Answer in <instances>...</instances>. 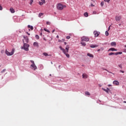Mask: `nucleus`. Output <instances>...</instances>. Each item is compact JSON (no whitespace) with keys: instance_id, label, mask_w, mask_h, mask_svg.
<instances>
[{"instance_id":"8fccbe9b","label":"nucleus","mask_w":126,"mask_h":126,"mask_svg":"<svg viewBox=\"0 0 126 126\" xmlns=\"http://www.w3.org/2000/svg\"><path fill=\"white\" fill-rule=\"evenodd\" d=\"M104 70H106V71H108V72H109V71L108 70H107V69H103Z\"/></svg>"},{"instance_id":"0eeeda50","label":"nucleus","mask_w":126,"mask_h":126,"mask_svg":"<svg viewBox=\"0 0 126 126\" xmlns=\"http://www.w3.org/2000/svg\"><path fill=\"white\" fill-rule=\"evenodd\" d=\"M121 19H122V17L121 16H117L115 17V20H116L117 21H120Z\"/></svg>"},{"instance_id":"e433bc0d","label":"nucleus","mask_w":126,"mask_h":126,"mask_svg":"<svg viewBox=\"0 0 126 126\" xmlns=\"http://www.w3.org/2000/svg\"><path fill=\"white\" fill-rule=\"evenodd\" d=\"M46 24H47V25H50V24H51V22H46Z\"/></svg>"},{"instance_id":"c9c22d12","label":"nucleus","mask_w":126,"mask_h":126,"mask_svg":"<svg viewBox=\"0 0 126 126\" xmlns=\"http://www.w3.org/2000/svg\"><path fill=\"white\" fill-rule=\"evenodd\" d=\"M110 0H104V1L108 2V3L110 2Z\"/></svg>"},{"instance_id":"4d7b16f0","label":"nucleus","mask_w":126,"mask_h":126,"mask_svg":"<svg viewBox=\"0 0 126 126\" xmlns=\"http://www.w3.org/2000/svg\"><path fill=\"white\" fill-rule=\"evenodd\" d=\"M62 41H64V38H63V39H62Z\"/></svg>"},{"instance_id":"2f4dec72","label":"nucleus","mask_w":126,"mask_h":126,"mask_svg":"<svg viewBox=\"0 0 126 126\" xmlns=\"http://www.w3.org/2000/svg\"><path fill=\"white\" fill-rule=\"evenodd\" d=\"M105 35L106 36H109V32L108 31L105 32Z\"/></svg>"},{"instance_id":"dca6fc26","label":"nucleus","mask_w":126,"mask_h":126,"mask_svg":"<svg viewBox=\"0 0 126 126\" xmlns=\"http://www.w3.org/2000/svg\"><path fill=\"white\" fill-rule=\"evenodd\" d=\"M33 46L34 47H39V44L38 43V42H34Z\"/></svg>"},{"instance_id":"aec40b11","label":"nucleus","mask_w":126,"mask_h":126,"mask_svg":"<svg viewBox=\"0 0 126 126\" xmlns=\"http://www.w3.org/2000/svg\"><path fill=\"white\" fill-rule=\"evenodd\" d=\"M122 54H123V52H119L115 53V55H116V56H118V55H122Z\"/></svg>"},{"instance_id":"c756f323","label":"nucleus","mask_w":126,"mask_h":126,"mask_svg":"<svg viewBox=\"0 0 126 126\" xmlns=\"http://www.w3.org/2000/svg\"><path fill=\"white\" fill-rule=\"evenodd\" d=\"M119 67H120V68H123V65L122 64H120L118 65Z\"/></svg>"},{"instance_id":"e2e57ef3","label":"nucleus","mask_w":126,"mask_h":126,"mask_svg":"<svg viewBox=\"0 0 126 126\" xmlns=\"http://www.w3.org/2000/svg\"><path fill=\"white\" fill-rule=\"evenodd\" d=\"M27 33L28 34V35H30V33H29L28 32H27Z\"/></svg>"},{"instance_id":"69168bd1","label":"nucleus","mask_w":126,"mask_h":126,"mask_svg":"<svg viewBox=\"0 0 126 126\" xmlns=\"http://www.w3.org/2000/svg\"><path fill=\"white\" fill-rule=\"evenodd\" d=\"M125 48H126V45H125Z\"/></svg>"},{"instance_id":"4c0bfd02","label":"nucleus","mask_w":126,"mask_h":126,"mask_svg":"<svg viewBox=\"0 0 126 126\" xmlns=\"http://www.w3.org/2000/svg\"><path fill=\"white\" fill-rule=\"evenodd\" d=\"M31 62L32 63V64H35V63H34V62L32 60H31Z\"/></svg>"},{"instance_id":"4be33fe9","label":"nucleus","mask_w":126,"mask_h":126,"mask_svg":"<svg viewBox=\"0 0 126 126\" xmlns=\"http://www.w3.org/2000/svg\"><path fill=\"white\" fill-rule=\"evenodd\" d=\"M28 28H30V29H31V30H33V29H34V28H33V26H32L28 25Z\"/></svg>"},{"instance_id":"423d86ee","label":"nucleus","mask_w":126,"mask_h":126,"mask_svg":"<svg viewBox=\"0 0 126 126\" xmlns=\"http://www.w3.org/2000/svg\"><path fill=\"white\" fill-rule=\"evenodd\" d=\"M94 37H98L99 36V34H100V32L97 31H94Z\"/></svg>"},{"instance_id":"4468645a","label":"nucleus","mask_w":126,"mask_h":126,"mask_svg":"<svg viewBox=\"0 0 126 126\" xmlns=\"http://www.w3.org/2000/svg\"><path fill=\"white\" fill-rule=\"evenodd\" d=\"M90 47H91V48H96V47H98V45H96V44H95V45H94V44H91V45H90Z\"/></svg>"},{"instance_id":"f8f14e48","label":"nucleus","mask_w":126,"mask_h":126,"mask_svg":"<svg viewBox=\"0 0 126 126\" xmlns=\"http://www.w3.org/2000/svg\"><path fill=\"white\" fill-rule=\"evenodd\" d=\"M113 84H115V85L118 86L120 85V83L118 81H114Z\"/></svg>"},{"instance_id":"ea45409f","label":"nucleus","mask_w":126,"mask_h":126,"mask_svg":"<svg viewBox=\"0 0 126 126\" xmlns=\"http://www.w3.org/2000/svg\"><path fill=\"white\" fill-rule=\"evenodd\" d=\"M100 50L101 51H104V47H101L100 48Z\"/></svg>"},{"instance_id":"2eb2a0df","label":"nucleus","mask_w":126,"mask_h":126,"mask_svg":"<svg viewBox=\"0 0 126 126\" xmlns=\"http://www.w3.org/2000/svg\"><path fill=\"white\" fill-rule=\"evenodd\" d=\"M87 56L90 57V58H94V56H93V54H91L90 53H88L87 54Z\"/></svg>"},{"instance_id":"37998d69","label":"nucleus","mask_w":126,"mask_h":126,"mask_svg":"<svg viewBox=\"0 0 126 126\" xmlns=\"http://www.w3.org/2000/svg\"><path fill=\"white\" fill-rule=\"evenodd\" d=\"M66 38V39H70V36H67Z\"/></svg>"},{"instance_id":"603ef678","label":"nucleus","mask_w":126,"mask_h":126,"mask_svg":"<svg viewBox=\"0 0 126 126\" xmlns=\"http://www.w3.org/2000/svg\"><path fill=\"white\" fill-rule=\"evenodd\" d=\"M108 86L109 87H111V86H112V85H108Z\"/></svg>"},{"instance_id":"39448f33","label":"nucleus","mask_w":126,"mask_h":126,"mask_svg":"<svg viewBox=\"0 0 126 126\" xmlns=\"http://www.w3.org/2000/svg\"><path fill=\"white\" fill-rule=\"evenodd\" d=\"M32 69H33V70H36V69L37 68V66H36V65L35 64H32L31 65Z\"/></svg>"},{"instance_id":"09e8293b","label":"nucleus","mask_w":126,"mask_h":126,"mask_svg":"<svg viewBox=\"0 0 126 126\" xmlns=\"http://www.w3.org/2000/svg\"><path fill=\"white\" fill-rule=\"evenodd\" d=\"M91 6H94V5L93 4V3H91Z\"/></svg>"},{"instance_id":"338daca9","label":"nucleus","mask_w":126,"mask_h":126,"mask_svg":"<svg viewBox=\"0 0 126 126\" xmlns=\"http://www.w3.org/2000/svg\"><path fill=\"white\" fill-rule=\"evenodd\" d=\"M124 103H126V101H124Z\"/></svg>"},{"instance_id":"9d476101","label":"nucleus","mask_w":126,"mask_h":126,"mask_svg":"<svg viewBox=\"0 0 126 126\" xmlns=\"http://www.w3.org/2000/svg\"><path fill=\"white\" fill-rule=\"evenodd\" d=\"M109 51H111L112 52H114V51H118V50H117V49L114 48H111L108 50V52H109Z\"/></svg>"},{"instance_id":"f3484780","label":"nucleus","mask_w":126,"mask_h":126,"mask_svg":"<svg viewBox=\"0 0 126 126\" xmlns=\"http://www.w3.org/2000/svg\"><path fill=\"white\" fill-rule=\"evenodd\" d=\"M63 54H64V55H65V56H66V57H67V58H69V54H68V53H67V52H63Z\"/></svg>"},{"instance_id":"7ed1b4c3","label":"nucleus","mask_w":126,"mask_h":126,"mask_svg":"<svg viewBox=\"0 0 126 126\" xmlns=\"http://www.w3.org/2000/svg\"><path fill=\"white\" fill-rule=\"evenodd\" d=\"M5 54L7 56H12L14 54V50L12 49L11 52H8L7 50H5Z\"/></svg>"},{"instance_id":"0e129e2a","label":"nucleus","mask_w":126,"mask_h":126,"mask_svg":"<svg viewBox=\"0 0 126 126\" xmlns=\"http://www.w3.org/2000/svg\"><path fill=\"white\" fill-rule=\"evenodd\" d=\"M50 76H52V74H50Z\"/></svg>"},{"instance_id":"6ab92c4d","label":"nucleus","mask_w":126,"mask_h":126,"mask_svg":"<svg viewBox=\"0 0 126 126\" xmlns=\"http://www.w3.org/2000/svg\"><path fill=\"white\" fill-rule=\"evenodd\" d=\"M60 50H61V51H63V53H64V52L65 51V49L63 48V47L62 46H60Z\"/></svg>"},{"instance_id":"f704fd0d","label":"nucleus","mask_w":126,"mask_h":126,"mask_svg":"<svg viewBox=\"0 0 126 126\" xmlns=\"http://www.w3.org/2000/svg\"><path fill=\"white\" fill-rule=\"evenodd\" d=\"M35 38L36 39H39L40 37L38 35H35Z\"/></svg>"},{"instance_id":"052dcab7","label":"nucleus","mask_w":126,"mask_h":126,"mask_svg":"<svg viewBox=\"0 0 126 126\" xmlns=\"http://www.w3.org/2000/svg\"><path fill=\"white\" fill-rule=\"evenodd\" d=\"M64 45H66V42H64Z\"/></svg>"},{"instance_id":"79ce46f5","label":"nucleus","mask_w":126,"mask_h":126,"mask_svg":"<svg viewBox=\"0 0 126 126\" xmlns=\"http://www.w3.org/2000/svg\"><path fill=\"white\" fill-rule=\"evenodd\" d=\"M120 72H122V73H125V71H123V70H120Z\"/></svg>"},{"instance_id":"7c9ffc66","label":"nucleus","mask_w":126,"mask_h":126,"mask_svg":"<svg viewBox=\"0 0 126 126\" xmlns=\"http://www.w3.org/2000/svg\"><path fill=\"white\" fill-rule=\"evenodd\" d=\"M100 5H101V6H102V7L104 6V1H102V2L100 3Z\"/></svg>"},{"instance_id":"a19ab883","label":"nucleus","mask_w":126,"mask_h":126,"mask_svg":"<svg viewBox=\"0 0 126 126\" xmlns=\"http://www.w3.org/2000/svg\"><path fill=\"white\" fill-rule=\"evenodd\" d=\"M6 69H4L2 70V71H1V73H2V72H4L5 71Z\"/></svg>"},{"instance_id":"a18cd8bd","label":"nucleus","mask_w":126,"mask_h":126,"mask_svg":"<svg viewBox=\"0 0 126 126\" xmlns=\"http://www.w3.org/2000/svg\"><path fill=\"white\" fill-rule=\"evenodd\" d=\"M3 53H4V50H1V53L3 54Z\"/></svg>"},{"instance_id":"774afa93","label":"nucleus","mask_w":126,"mask_h":126,"mask_svg":"<svg viewBox=\"0 0 126 126\" xmlns=\"http://www.w3.org/2000/svg\"><path fill=\"white\" fill-rule=\"evenodd\" d=\"M51 63H53L51 62Z\"/></svg>"},{"instance_id":"412c9836","label":"nucleus","mask_w":126,"mask_h":126,"mask_svg":"<svg viewBox=\"0 0 126 126\" xmlns=\"http://www.w3.org/2000/svg\"><path fill=\"white\" fill-rule=\"evenodd\" d=\"M83 78H87L88 76L86 74H83L82 75Z\"/></svg>"},{"instance_id":"58836bf2","label":"nucleus","mask_w":126,"mask_h":126,"mask_svg":"<svg viewBox=\"0 0 126 126\" xmlns=\"http://www.w3.org/2000/svg\"><path fill=\"white\" fill-rule=\"evenodd\" d=\"M41 0L42 2H43V3H46V1H45V0Z\"/></svg>"},{"instance_id":"c03bdc74","label":"nucleus","mask_w":126,"mask_h":126,"mask_svg":"<svg viewBox=\"0 0 126 126\" xmlns=\"http://www.w3.org/2000/svg\"><path fill=\"white\" fill-rule=\"evenodd\" d=\"M111 29V26H110L108 28V31H110V30Z\"/></svg>"},{"instance_id":"a211bd4d","label":"nucleus","mask_w":126,"mask_h":126,"mask_svg":"<svg viewBox=\"0 0 126 126\" xmlns=\"http://www.w3.org/2000/svg\"><path fill=\"white\" fill-rule=\"evenodd\" d=\"M10 11H11V13H14V12H15L13 8H10Z\"/></svg>"},{"instance_id":"393cba45","label":"nucleus","mask_w":126,"mask_h":126,"mask_svg":"<svg viewBox=\"0 0 126 126\" xmlns=\"http://www.w3.org/2000/svg\"><path fill=\"white\" fill-rule=\"evenodd\" d=\"M33 2H34V0H31L30 2V4L31 5H32V3H33Z\"/></svg>"},{"instance_id":"cd10ccee","label":"nucleus","mask_w":126,"mask_h":126,"mask_svg":"<svg viewBox=\"0 0 126 126\" xmlns=\"http://www.w3.org/2000/svg\"><path fill=\"white\" fill-rule=\"evenodd\" d=\"M44 13H40L38 15L39 17H41V16H43Z\"/></svg>"},{"instance_id":"5fc2aeb1","label":"nucleus","mask_w":126,"mask_h":126,"mask_svg":"<svg viewBox=\"0 0 126 126\" xmlns=\"http://www.w3.org/2000/svg\"><path fill=\"white\" fill-rule=\"evenodd\" d=\"M100 51H101V49H98L97 50V52H100Z\"/></svg>"},{"instance_id":"de8ad7c7","label":"nucleus","mask_w":126,"mask_h":126,"mask_svg":"<svg viewBox=\"0 0 126 126\" xmlns=\"http://www.w3.org/2000/svg\"><path fill=\"white\" fill-rule=\"evenodd\" d=\"M123 52H124V53H126V49H124V50H123Z\"/></svg>"},{"instance_id":"5701e85b","label":"nucleus","mask_w":126,"mask_h":126,"mask_svg":"<svg viewBox=\"0 0 126 126\" xmlns=\"http://www.w3.org/2000/svg\"><path fill=\"white\" fill-rule=\"evenodd\" d=\"M84 15L85 17H88V13L87 12L84 13Z\"/></svg>"},{"instance_id":"b1692460","label":"nucleus","mask_w":126,"mask_h":126,"mask_svg":"<svg viewBox=\"0 0 126 126\" xmlns=\"http://www.w3.org/2000/svg\"><path fill=\"white\" fill-rule=\"evenodd\" d=\"M44 31H45L46 32H47L48 33H50V31H49V30H47V29H46V28H44Z\"/></svg>"},{"instance_id":"13d9d810","label":"nucleus","mask_w":126,"mask_h":126,"mask_svg":"<svg viewBox=\"0 0 126 126\" xmlns=\"http://www.w3.org/2000/svg\"><path fill=\"white\" fill-rule=\"evenodd\" d=\"M58 42H62V40H61L59 39V40H58Z\"/></svg>"},{"instance_id":"6e6d98bb","label":"nucleus","mask_w":126,"mask_h":126,"mask_svg":"<svg viewBox=\"0 0 126 126\" xmlns=\"http://www.w3.org/2000/svg\"><path fill=\"white\" fill-rule=\"evenodd\" d=\"M43 40H44V41H47V40L45 38H43Z\"/></svg>"},{"instance_id":"c85d7f7f","label":"nucleus","mask_w":126,"mask_h":126,"mask_svg":"<svg viewBox=\"0 0 126 126\" xmlns=\"http://www.w3.org/2000/svg\"><path fill=\"white\" fill-rule=\"evenodd\" d=\"M85 95H90V93H89V92H85Z\"/></svg>"},{"instance_id":"bf43d9fd","label":"nucleus","mask_w":126,"mask_h":126,"mask_svg":"<svg viewBox=\"0 0 126 126\" xmlns=\"http://www.w3.org/2000/svg\"><path fill=\"white\" fill-rule=\"evenodd\" d=\"M40 36H42V32L40 33Z\"/></svg>"},{"instance_id":"864d4df0","label":"nucleus","mask_w":126,"mask_h":126,"mask_svg":"<svg viewBox=\"0 0 126 126\" xmlns=\"http://www.w3.org/2000/svg\"><path fill=\"white\" fill-rule=\"evenodd\" d=\"M55 30H53L52 31V33H54V32H55Z\"/></svg>"},{"instance_id":"20e7f679","label":"nucleus","mask_w":126,"mask_h":126,"mask_svg":"<svg viewBox=\"0 0 126 126\" xmlns=\"http://www.w3.org/2000/svg\"><path fill=\"white\" fill-rule=\"evenodd\" d=\"M90 39L87 36H83L81 38V41L82 42H88L89 41Z\"/></svg>"},{"instance_id":"1a4fd4ad","label":"nucleus","mask_w":126,"mask_h":126,"mask_svg":"<svg viewBox=\"0 0 126 126\" xmlns=\"http://www.w3.org/2000/svg\"><path fill=\"white\" fill-rule=\"evenodd\" d=\"M23 38L25 39L26 43H28V42H29V39L28 38V37L24 36Z\"/></svg>"},{"instance_id":"ddd939ff","label":"nucleus","mask_w":126,"mask_h":126,"mask_svg":"<svg viewBox=\"0 0 126 126\" xmlns=\"http://www.w3.org/2000/svg\"><path fill=\"white\" fill-rule=\"evenodd\" d=\"M65 50H66V51H65L66 53H68V50H69V45H66Z\"/></svg>"},{"instance_id":"473e14b6","label":"nucleus","mask_w":126,"mask_h":126,"mask_svg":"<svg viewBox=\"0 0 126 126\" xmlns=\"http://www.w3.org/2000/svg\"><path fill=\"white\" fill-rule=\"evenodd\" d=\"M108 55H109V56H112V55H115V53L111 52V53H109Z\"/></svg>"},{"instance_id":"6e6552de","label":"nucleus","mask_w":126,"mask_h":126,"mask_svg":"<svg viewBox=\"0 0 126 126\" xmlns=\"http://www.w3.org/2000/svg\"><path fill=\"white\" fill-rule=\"evenodd\" d=\"M102 90H103V91L106 92V93H108V94H109V92L110 91V89L109 88H107V89H105L104 88H102Z\"/></svg>"},{"instance_id":"680f3d73","label":"nucleus","mask_w":126,"mask_h":126,"mask_svg":"<svg viewBox=\"0 0 126 126\" xmlns=\"http://www.w3.org/2000/svg\"><path fill=\"white\" fill-rule=\"evenodd\" d=\"M57 38H59V35H57Z\"/></svg>"},{"instance_id":"bb28decb","label":"nucleus","mask_w":126,"mask_h":126,"mask_svg":"<svg viewBox=\"0 0 126 126\" xmlns=\"http://www.w3.org/2000/svg\"><path fill=\"white\" fill-rule=\"evenodd\" d=\"M43 55H44V56H45V57H48V56H49V55L47 53H43Z\"/></svg>"},{"instance_id":"9b49d317","label":"nucleus","mask_w":126,"mask_h":126,"mask_svg":"<svg viewBox=\"0 0 126 126\" xmlns=\"http://www.w3.org/2000/svg\"><path fill=\"white\" fill-rule=\"evenodd\" d=\"M111 46H112V47H116V46H117V43H116V42H112L111 43Z\"/></svg>"},{"instance_id":"72a5a7b5","label":"nucleus","mask_w":126,"mask_h":126,"mask_svg":"<svg viewBox=\"0 0 126 126\" xmlns=\"http://www.w3.org/2000/svg\"><path fill=\"white\" fill-rule=\"evenodd\" d=\"M39 4H40V5H43V4H44V2H39Z\"/></svg>"},{"instance_id":"a878e982","label":"nucleus","mask_w":126,"mask_h":126,"mask_svg":"<svg viewBox=\"0 0 126 126\" xmlns=\"http://www.w3.org/2000/svg\"><path fill=\"white\" fill-rule=\"evenodd\" d=\"M81 44L82 45V46H86V43L85 42H81Z\"/></svg>"},{"instance_id":"3c124183","label":"nucleus","mask_w":126,"mask_h":126,"mask_svg":"<svg viewBox=\"0 0 126 126\" xmlns=\"http://www.w3.org/2000/svg\"><path fill=\"white\" fill-rule=\"evenodd\" d=\"M93 14H96V11L93 12Z\"/></svg>"},{"instance_id":"49530a36","label":"nucleus","mask_w":126,"mask_h":126,"mask_svg":"<svg viewBox=\"0 0 126 126\" xmlns=\"http://www.w3.org/2000/svg\"><path fill=\"white\" fill-rule=\"evenodd\" d=\"M2 10V7L0 5V10Z\"/></svg>"},{"instance_id":"f257e3e1","label":"nucleus","mask_w":126,"mask_h":126,"mask_svg":"<svg viewBox=\"0 0 126 126\" xmlns=\"http://www.w3.org/2000/svg\"><path fill=\"white\" fill-rule=\"evenodd\" d=\"M65 7H66V6L63 5L61 3H58L57 5V8L58 10H63V9Z\"/></svg>"},{"instance_id":"f03ea898","label":"nucleus","mask_w":126,"mask_h":126,"mask_svg":"<svg viewBox=\"0 0 126 126\" xmlns=\"http://www.w3.org/2000/svg\"><path fill=\"white\" fill-rule=\"evenodd\" d=\"M23 43H24V46L23 47H22V49H23L25 50V51H29V47L30 45L28 44L25 43V41L23 40Z\"/></svg>"}]
</instances>
